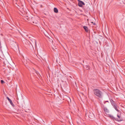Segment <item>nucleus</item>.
Instances as JSON below:
<instances>
[{
	"label": "nucleus",
	"instance_id": "obj_1",
	"mask_svg": "<svg viewBox=\"0 0 125 125\" xmlns=\"http://www.w3.org/2000/svg\"><path fill=\"white\" fill-rule=\"evenodd\" d=\"M94 94L99 97H101L102 95V92L98 89H94Z\"/></svg>",
	"mask_w": 125,
	"mask_h": 125
},
{
	"label": "nucleus",
	"instance_id": "obj_2",
	"mask_svg": "<svg viewBox=\"0 0 125 125\" xmlns=\"http://www.w3.org/2000/svg\"><path fill=\"white\" fill-rule=\"evenodd\" d=\"M104 110L105 114L107 115H106L107 116L109 117H113L112 116L109 114V110L106 108H104Z\"/></svg>",
	"mask_w": 125,
	"mask_h": 125
},
{
	"label": "nucleus",
	"instance_id": "obj_3",
	"mask_svg": "<svg viewBox=\"0 0 125 125\" xmlns=\"http://www.w3.org/2000/svg\"><path fill=\"white\" fill-rule=\"evenodd\" d=\"M114 121L120 122L123 120L122 118H111Z\"/></svg>",
	"mask_w": 125,
	"mask_h": 125
},
{
	"label": "nucleus",
	"instance_id": "obj_4",
	"mask_svg": "<svg viewBox=\"0 0 125 125\" xmlns=\"http://www.w3.org/2000/svg\"><path fill=\"white\" fill-rule=\"evenodd\" d=\"M78 5L79 6L82 7L83 6V5H84V3L82 1L80 0H79Z\"/></svg>",
	"mask_w": 125,
	"mask_h": 125
},
{
	"label": "nucleus",
	"instance_id": "obj_5",
	"mask_svg": "<svg viewBox=\"0 0 125 125\" xmlns=\"http://www.w3.org/2000/svg\"><path fill=\"white\" fill-rule=\"evenodd\" d=\"M7 98L9 102L10 103L11 105L13 106H14V105L13 104V103L11 100V99H10L8 97H7Z\"/></svg>",
	"mask_w": 125,
	"mask_h": 125
},
{
	"label": "nucleus",
	"instance_id": "obj_6",
	"mask_svg": "<svg viewBox=\"0 0 125 125\" xmlns=\"http://www.w3.org/2000/svg\"><path fill=\"white\" fill-rule=\"evenodd\" d=\"M30 62V61L29 59H27L24 61V63L25 64H26L28 63H29Z\"/></svg>",
	"mask_w": 125,
	"mask_h": 125
},
{
	"label": "nucleus",
	"instance_id": "obj_7",
	"mask_svg": "<svg viewBox=\"0 0 125 125\" xmlns=\"http://www.w3.org/2000/svg\"><path fill=\"white\" fill-rule=\"evenodd\" d=\"M114 107V108H115V109L118 112L119 110L118 109V106L116 104H115L113 106Z\"/></svg>",
	"mask_w": 125,
	"mask_h": 125
},
{
	"label": "nucleus",
	"instance_id": "obj_8",
	"mask_svg": "<svg viewBox=\"0 0 125 125\" xmlns=\"http://www.w3.org/2000/svg\"><path fill=\"white\" fill-rule=\"evenodd\" d=\"M110 101L113 106L115 104H116L114 102L112 99H110Z\"/></svg>",
	"mask_w": 125,
	"mask_h": 125
},
{
	"label": "nucleus",
	"instance_id": "obj_9",
	"mask_svg": "<svg viewBox=\"0 0 125 125\" xmlns=\"http://www.w3.org/2000/svg\"><path fill=\"white\" fill-rule=\"evenodd\" d=\"M83 28L86 32H88V28L87 27L84 26H83Z\"/></svg>",
	"mask_w": 125,
	"mask_h": 125
},
{
	"label": "nucleus",
	"instance_id": "obj_10",
	"mask_svg": "<svg viewBox=\"0 0 125 125\" xmlns=\"http://www.w3.org/2000/svg\"><path fill=\"white\" fill-rule=\"evenodd\" d=\"M25 19H26L28 21H30L31 20V18H30L28 16H25Z\"/></svg>",
	"mask_w": 125,
	"mask_h": 125
},
{
	"label": "nucleus",
	"instance_id": "obj_11",
	"mask_svg": "<svg viewBox=\"0 0 125 125\" xmlns=\"http://www.w3.org/2000/svg\"><path fill=\"white\" fill-rule=\"evenodd\" d=\"M32 41L33 42H34V43H35V46H36L37 45H36V40L34 39H32Z\"/></svg>",
	"mask_w": 125,
	"mask_h": 125
},
{
	"label": "nucleus",
	"instance_id": "obj_12",
	"mask_svg": "<svg viewBox=\"0 0 125 125\" xmlns=\"http://www.w3.org/2000/svg\"><path fill=\"white\" fill-rule=\"evenodd\" d=\"M54 11L56 13H57L58 12V9L56 8H54Z\"/></svg>",
	"mask_w": 125,
	"mask_h": 125
},
{
	"label": "nucleus",
	"instance_id": "obj_13",
	"mask_svg": "<svg viewBox=\"0 0 125 125\" xmlns=\"http://www.w3.org/2000/svg\"><path fill=\"white\" fill-rule=\"evenodd\" d=\"M3 55V52L1 51L0 50V57H1Z\"/></svg>",
	"mask_w": 125,
	"mask_h": 125
},
{
	"label": "nucleus",
	"instance_id": "obj_14",
	"mask_svg": "<svg viewBox=\"0 0 125 125\" xmlns=\"http://www.w3.org/2000/svg\"><path fill=\"white\" fill-rule=\"evenodd\" d=\"M86 69L87 70H89L90 69V67L89 66H87Z\"/></svg>",
	"mask_w": 125,
	"mask_h": 125
},
{
	"label": "nucleus",
	"instance_id": "obj_15",
	"mask_svg": "<svg viewBox=\"0 0 125 125\" xmlns=\"http://www.w3.org/2000/svg\"><path fill=\"white\" fill-rule=\"evenodd\" d=\"M1 82L2 83H4V82L3 80H1Z\"/></svg>",
	"mask_w": 125,
	"mask_h": 125
},
{
	"label": "nucleus",
	"instance_id": "obj_16",
	"mask_svg": "<svg viewBox=\"0 0 125 125\" xmlns=\"http://www.w3.org/2000/svg\"><path fill=\"white\" fill-rule=\"evenodd\" d=\"M117 116L118 117H120L119 115H117Z\"/></svg>",
	"mask_w": 125,
	"mask_h": 125
},
{
	"label": "nucleus",
	"instance_id": "obj_17",
	"mask_svg": "<svg viewBox=\"0 0 125 125\" xmlns=\"http://www.w3.org/2000/svg\"><path fill=\"white\" fill-rule=\"evenodd\" d=\"M37 72H36V73L37 74H38V73H37Z\"/></svg>",
	"mask_w": 125,
	"mask_h": 125
},
{
	"label": "nucleus",
	"instance_id": "obj_18",
	"mask_svg": "<svg viewBox=\"0 0 125 125\" xmlns=\"http://www.w3.org/2000/svg\"><path fill=\"white\" fill-rule=\"evenodd\" d=\"M33 23H34V21H33Z\"/></svg>",
	"mask_w": 125,
	"mask_h": 125
}]
</instances>
